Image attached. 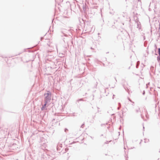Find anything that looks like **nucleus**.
Masks as SVG:
<instances>
[{
    "label": "nucleus",
    "instance_id": "2",
    "mask_svg": "<svg viewBox=\"0 0 160 160\" xmlns=\"http://www.w3.org/2000/svg\"><path fill=\"white\" fill-rule=\"evenodd\" d=\"M158 54L160 56L159 58L158 57V60H160V48L158 49Z\"/></svg>",
    "mask_w": 160,
    "mask_h": 160
},
{
    "label": "nucleus",
    "instance_id": "1",
    "mask_svg": "<svg viewBox=\"0 0 160 160\" xmlns=\"http://www.w3.org/2000/svg\"><path fill=\"white\" fill-rule=\"evenodd\" d=\"M44 95L45 96V103L42 106V110H43L44 108L46 107L47 103L48 101H50L51 99V94L50 92H48L47 93L45 94Z\"/></svg>",
    "mask_w": 160,
    "mask_h": 160
}]
</instances>
